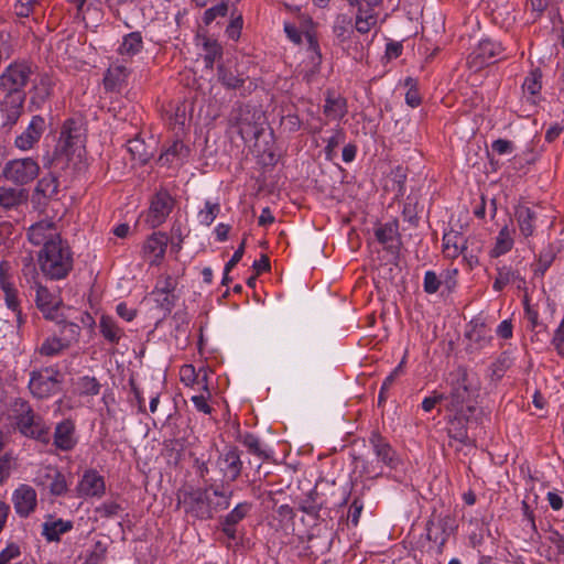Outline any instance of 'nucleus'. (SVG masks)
Masks as SVG:
<instances>
[{"instance_id": "1", "label": "nucleus", "mask_w": 564, "mask_h": 564, "mask_svg": "<svg viewBox=\"0 0 564 564\" xmlns=\"http://www.w3.org/2000/svg\"><path fill=\"white\" fill-rule=\"evenodd\" d=\"M232 490L224 488V484H207L202 488L184 487L177 491L176 507L183 508L185 514L192 519L206 521L215 513L226 510L230 506Z\"/></svg>"}, {"instance_id": "2", "label": "nucleus", "mask_w": 564, "mask_h": 564, "mask_svg": "<svg viewBox=\"0 0 564 564\" xmlns=\"http://www.w3.org/2000/svg\"><path fill=\"white\" fill-rule=\"evenodd\" d=\"M37 263L45 278L59 281L73 270L74 253L66 240H57L37 252Z\"/></svg>"}, {"instance_id": "3", "label": "nucleus", "mask_w": 564, "mask_h": 564, "mask_svg": "<svg viewBox=\"0 0 564 564\" xmlns=\"http://www.w3.org/2000/svg\"><path fill=\"white\" fill-rule=\"evenodd\" d=\"M10 419L14 429L23 436L39 441L44 444L50 443V427L44 419L34 412L28 401L17 398L11 405Z\"/></svg>"}, {"instance_id": "4", "label": "nucleus", "mask_w": 564, "mask_h": 564, "mask_svg": "<svg viewBox=\"0 0 564 564\" xmlns=\"http://www.w3.org/2000/svg\"><path fill=\"white\" fill-rule=\"evenodd\" d=\"M35 66L26 61H14L0 75V89L3 93L25 95L24 88L34 74Z\"/></svg>"}, {"instance_id": "5", "label": "nucleus", "mask_w": 564, "mask_h": 564, "mask_svg": "<svg viewBox=\"0 0 564 564\" xmlns=\"http://www.w3.org/2000/svg\"><path fill=\"white\" fill-rule=\"evenodd\" d=\"M451 393L447 397V410H466V405L470 404V397L478 390L473 383L470 373L466 367H458L451 373Z\"/></svg>"}, {"instance_id": "6", "label": "nucleus", "mask_w": 564, "mask_h": 564, "mask_svg": "<svg viewBox=\"0 0 564 564\" xmlns=\"http://www.w3.org/2000/svg\"><path fill=\"white\" fill-rule=\"evenodd\" d=\"M39 162L31 156L8 161L1 172V177L17 186L32 183L40 174Z\"/></svg>"}, {"instance_id": "7", "label": "nucleus", "mask_w": 564, "mask_h": 564, "mask_svg": "<svg viewBox=\"0 0 564 564\" xmlns=\"http://www.w3.org/2000/svg\"><path fill=\"white\" fill-rule=\"evenodd\" d=\"M0 289L4 294L7 308L15 315L18 327H21L25 323V315H23L21 310V301L14 284L12 267L7 260L0 261Z\"/></svg>"}, {"instance_id": "8", "label": "nucleus", "mask_w": 564, "mask_h": 564, "mask_svg": "<svg viewBox=\"0 0 564 564\" xmlns=\"http://www.w3.org/2000/svg\"><path fill=\"white\" fill-rule=\"evenodd\" d=\"M62 375L54 367L32 371L30 375L29 389L33 397L46 399L59 390Z\"/></svg>"}, {"instance_id": "9", "label": "nucleus", "mask_w": 564, "mask_h": 564, "mask_svg": "<svg viewBox=\"0 0 564 564\" xmlns=\"http://www.w3.org/2000/svg\"><path fill=\"white\" fill-rule=\"evenodd\" d=\"M242 466L240 451L236 446H226L218 455L216 467L223 476L221 484H224L225 489H227L226 486L239 478Z\"/></svg>"}, {"instance_id": "10", "label": "nucleus", "mask_w": 564, "mask_h": 564, "mask_svg": "<svg viewBox=\"0 0 564 564\" xmlns=\"http://www.w3.org/2000/svg\"><path fill=\"white\" fill-rule=\"evenodd\" d=\"M502 53V46L489 39L481 40L467 58L470 68L479 70L497 62Z\"/></svg>"}, {"instance_id": "11", "label": "nucleus", "mask_w": 564, "mask_h": 564, "mask_svg": "<svg viewBox=\"0 0 564 564\" xmlns=\"http://www.w3.org/2000/svg\"><path fill=\"white\" fill-rule=\"evenodd\" d=\"M26 236L30 243L42 246V248H46L48 243L57 242V240H63L55 223L50 219H43L31 225Z\"/></svg>"}, {"instance_id": "12", "label": "nucleus", "mask_w": 564, "mask_h": 564, "mask_svg": "<svg viewBox=\"0 0 564 564\" xmlns=\"http://www.w3.org/2000/svg\"><path fill=\"white\" fill-rule=\"evenodd\" d=\"M53 87L54 83L47 74H43L39 79L34 80L29 93L28 111L35 112L44 109L52 97Z\"/></svg>"}, {"instance_id": "13", "label": "nucleus", "mask_w": 564, "mask_h": 564, "mask_svg": "<svg viewBox=\"0 0 564 564\" xmlns=\"http://www.w3.org/2000/svg\"><path fill=\"white\" fill-rule=\"evenodd\" d=\"M45 127V119L40 115H34L28 127L15 137L14 147L21 151L32 150L41 140Z\"/></svg>"}, {"instance_id": "14", "label": "nucleus", "mask_w": 564, "mask_h": 564, "mask_svg": "<svg viewBox=\"0 0 564 564\" xmlns=\"http://www.w3.org/2000/svg\"><path fill=\"white\" fill-rule=\"evenodd\" d=\"M26 95L4 93L0 102V112L3 118L2 128L10 130L23 113Z\"/></svg>"}, {"instance_id": "15", "label": "nucleus", "mask_w": 564, "mask_h": 564, "mask_svg": "<svg viewBox=\"0 0 564 564\" xmlns=\"http://www.w3.org/2000/svg\"><path fill=\"white\" fill-rule=\"evenodd\" d=\"M476 410L477 408L474 404L466 405V410H451L454 414L449 416L446 427L447 434L451 438L460 443H466L468 438L467 423Z\"/></svg>"}, {"instance_id": "16", "label": "nucleus", "mask_w": 564, "mask_h": 564, "mask_svg": "<svg viewBox=\"0 0 564 564\" xmlns=\"http://www.w3.org/2000/svg\"><path fill=\"white\" fill-rule=\"evenodd\" d=\"M173 207L171 196L166 192H160L154 195L147 216V223L152 227L162 225L170 215Z\"/></svg>"}, {"instance_id": "17", "label": "nucleus", "mask_w": 564, "mask_h": 564, "mask_svg": "<svg viewBox=\"0 0 564 564\" xmlns=\"http://www.w3.org/2000/svg\"><path fill=\"white\" fill-rule=\"evenodd\" d=\"M369 443L379 462L383 463L391 469H394L399 466V455L380 433L372 432L369 437Z\"/></svg>"}, {"instance_id": "18", "label": "nucleus", "mask_w": 564, "mask_h": 564, "mask_svg": "<svg viewBox=\"0 0 564 564\" xmlns=\"http://www.w3.org/2000/svg\"><path fill=\"white\" fill-rule=\"evenodd\" d=\"M12 502L15 512L21 518H26L36 508V491L29 485H21L13 491Z\"/></svg>"}, {"instance_id": "19", "label": "nucleus", "mask_w": 564, "mask_h": 564, "mask_svg": "<svg viewBox=\"0 0 564 564\" xmlns=\"http://www.w3.org/2000/svg\"><path fill=\"white\" fill-rule=\"evenodd\" d=\"M106 484L104 477L95 469H88L84 473L77 486L79 497H97L105 495Z\"/></svg>"}, {"instance_id": "20", "label": "nucleus", "mask_w": 564, "mask_h": 564, "mask_svg": "<svg viewBox=\"0 0 564 564\" xmlns=\"http://www.w3.org/2000/svg\"><path fill=\"white\" fill-rule=\"evenodd\" d=\"M169 236L164 232H153L143 245V257L149 259L151 265H158L164 258Z\"/></svg>"}, {"instance_id": "21", "label": "nucleus", "mask_w": 564, "mask_h": 564, "mask_svg": "<svg viewBox=\"0 0 564 564\" xmlns=\"http://www.w3.org/2000/svg\"><path fill=\"white\" fill-rule=\"evenodd\" d=\"M251 509V502H239L229 513L220 518L221 531L229 540L237 539L236 525L248 516Z\"/></svg>"}, {"instance_id": "22", "label": "nucleus", "mask_w": 564, "mask_h": 564, "mask_svg": "<svg viewBox=\"0 0 564 564\" xmlns=\"http://www.w3.org/2000/svg\"><path fill=\"white\" fill-rule=\"evenodd\" d=\"M35 303L36 307L42 312L43 316L50 321H56L58 317L59 302L48 291V289L41 283H36Z\"/></svg>"}, {"instance_id": "23", "label": "nucleus", "mask_w": 564, "mask_h": 564, "mask_svg": "<svg viewBox=\"0 0 564 564\" xmlns=\"http://www.w3.org/2000/svg\"><path fill=\"white\" fill-rule=\"evenodd\" d=\"M53 438V443L56 448L64 452L72 451L77 444L74 422L69 419H66L57 423Z\"/></svg>"}, {"instance_id": "24", "label": "nucleus", "mask_w": 564, "mask_h": 564, "mask_svg": "<svg viewBox=\"0 0 564 564\" xmlns=\"http://www.w3.org/2000/svg\"><path fill=\"white\" fill-rule=\"evenodd\" d=\"M130 69L123 64L110 65L104 77L107 91H120L128 82Z\"/></svg>"}, {"instance_id": "25", "label": "nucleus", "mask_w": 564, "mask_h": 564, "mask_svg": "<svg viewBox=\"0 0 564 564\" xmlns=\"http://www.w3.org/2000/svg\"><path fill=\"white\" fill-rule=\"evenodd\" d=\"M28 191L24 188L0 186V207L4 210L18 209L28 200Z\"/></svg>"}, {"instance_id": "26", "label": "nucleus", "mask_w": 564, "mask_h": 564, "mask_svg": "<svg viewBox=\"0 0 564 564\" xmlns=\"http://www.w3.org/2000/svg\"><path fill=\"white\" fill-rule=\"evenodd\" d=\"M514 218L517 220L519 231L524 238L532 237L535 232V212L527 205H517L514 207Z\"/></svg>"}, {"instance_id": "27", "label": "nucleus", "mask_w": 564, "mask_h": 564, "mask_svg": "<svg viewBox=\"0 0 564 564\" xmlns=\"http://www.w3.org/2000/svg\"><path fill=\"white\" fill-rule=\"evenodd\" d=\"M98 327L104 339L111 346L118 345L124 336V329L112 316L101 315Z\"/></svg>"}, {"instance_id": "28", "label": "nucleus", "mask_w": 564, "mask_h": 564, "mask_svg": "<svg viewBox=\"0 0 564 564\" xmlns=\"http://www.w3.org/2000/svg\"><path fill=\"white\" fill-rule=\"evenodd\" d=\"M61 147L62 150L68 152L69 149L83 143L82 128L73 119L64 122L61 131Z\"/></svg>"}, {"instance_id": "29", "label": "nucleus", "mask_w": 564, "mask_h": 564, "mask_svg": "<svg viewBox=\"0 0 564 564\" xmlns=\"http://www.w3.org/2000/svg\"><path fill=\"white\" fill-rule=\"evenodd\" d=\"M143 50V37L141 32L134 31L126 34L117 50L123 61L132 59Z\"/></svg>"}, {"instance_id": "30", "label": "nucleus", "mask_w": 564, "mask_h": 564, "mask_svg": "<svg viewBox=\"0 0 564 564\" xmlns=\"http://www.w3.org/2000/svg\"><path fill=\"white\" fill-rule=\"evenodd\" d=\"M189 154V148L180 140H175L158 159L161 165H172L174 163L183 162Z\"/></svg>"}, {"instance_id": "31", "label": "nucleus", "mask_w": 564, "mask_h": 564, "mask_svg": "<svg viewBox=\"0 0 564 564\" xmlns=\"http://www.w3.org/2000/svg\"><path fill=\"white\" fill-rule=\"evenodd\" d=\"M323 112L332 120H341L347 113L346 98L333 93H327Z\"/></svg>"}, {"instance_id": "32", "label": "nucleus", "mask_w": 564, "mask_h": 564, "mask_svg": "<svg viewBox=\"0 0 564 564\" xmlns=\"http://www.w3.org/2000/svg\"><path fill=\"white\" fill-rule=\"evenodd\" d=\"M73 529V522L63 519L48 520L42 524V535L48 542H58L61 535Z\"/></svg>"}, {"instance_id": "33", "label": "nucleus", "mask_w": 564, "mask_h": 564, "mask_svg": "<svg viewBox=\"0 0 564 564\" xmlns=\"http://www.w3.org/2000/svg\"><path fill=\"white\" fill-rule=\"evenodd\" d=\"M512 230L508 226H503L498 236L496 237V242L494 248L490 250L491 258H499L506 253H508L514 245V240L512 237Z\"/></svg>"}, {"instance_id": "34", "label": "nucleus", "mask_w": 564, "mask_h": 564, "mask_svg": "<svg viewBox=\"0 0 564 564\" xmlns=\"http://www.w3.org/2000/svg\"><path fill=\"white\" fill-rule=\"evenodd\" d=\"M68 348L67 344L59 336L51 335L43 340L36 348V351L43 357H56Z\"/></svg>"}, {"instance_id": "35", "label": "nucleus", "mask_w": 564, "mask_h": 564, "mask_svg": "<svg viewBox=\"0 0 564 564\" xmlns=\"http://www.w3.org/2000/svg\"><path fill=\"white\" fill-rule=\"evenodd\" d=\"M378 11L372 9H357L355 26L359 33L366 34L378 23Z\"/></svg>"}, {"instance_id": "36", "label": "nucleus", "mask_w": 564, "mask_h": 564, "mask_svg": "<svg viewBox=\"0 0 564 564\" xmlns=\"http://www.w3.org/2000/svg\"><path fill=\"white\" fill-rule=\"evenodd\" d=\"M523 281L519 271L513 270L509 265L497 268V276L494 281L492 288L496 292H501L509 283L514 281Z\"/></svg>"}, {"instance_id": "37", "label": "nucleus", "mask_w": 564, "mask_h": 564, "mask_svg": "<svg viewBox=\"0 0 564 564\" xmlns=\"http://www.w3.org/2000/svg\"><path fill=\"white\" fill-rule=\"evenodd\" d=\"M447 521L446 519H440L437 522L430 520L426 522V536L430 541L438 543L443 546L449 533L446 531Z\"/></svg>"}, {"instance_id": "38", "label": "nucleus", "mask_w": 564, "mask_h": 564, "mask_svg": "<svg viewBox=\"0 0 564 564\" xmlns=\"http://www.w3.org/2000/svg\"><path fill=\"white\" fill-rule=\"evenodd\" d=\"M58 186L59 182L57 176L48 173L37 181L34 193L42 195L44 198H52L57 195Z\"/></svg>"}, {"instance_id": "39", "label": "nucleus", "mask_w": 564, "mask_h": 564, "mask_svg": "<svg viewBox=\"0 0 564 564\" xmlns=\"http://www.w3.org/2000/svg\"><path fill=\"white\" fill-rule=\"evenodd\" d=\"M45 479L50 480L48 490L52 496H64L68 491V484L64 474L57 469H51L45 474Z\"/></svg>"}, {"instance_id": "40", "label": "nucleus", "mask_w": 564, "mask_h": 564, "mask_svg": "<svg viewBox=\"0 0 564 564\" xmlns=\"http://www.w3.org/2000/svg\"><path fill=\"white\" fill-rule=\"evenodd\" d=\"M55 322L59 326V337L68 347L78 341L82 332L78 324L58 318Z\"/></svg>"}, {"instance_id": "41", "label": "nucleus", "mask_w": 564, "mask_h": 564, "mask_svg": "<svg viewBox=\"0 0 564 564\" xmlns=\"http://www.w3.org/2000/svg\"><path fill=\"white\" fill-rule=\"evenodd\" d=\"M375 236L384 248H392V243L398 236V224L393 221L379 226L375 230Z\"/></svg>"}, {"instance_id": "42", "label": "nucleus", "mask_w": 564, "mask_h": 564, "mask_svg": "<svg viewBox=\"0 0 564 564\" xmlns=\"http://www.w3.org/2000/svg\"><path fill=\"white\" fill-rule=\"evenodd\" d=\"M469 340L476 345L477 349L485 348L491 343L492 336L489 334L486 325L475 324L473 328L467 333Z\"/></svg>"}, {"instance_id": "43", "label": "nucleus", "mask_w": 564, "mask_h": 564, "mask_svg": "<svg viewBox=\"0 0 564 564\" xmlns=\"http://www.w3.org/2000/svg\"><path fill=\"white\" fill-rule=\"evenodd\" d=\"M542 73L539 68L533 69L529 73V75L525 77L522 89L524 93L530 95V99L532 102H535V97L540 94L542 88Z\"/></svg>"}, {"instance_id": "44", "label": "nucleus", "mask_w": 564, "mask_h": 564, "mask_svg": "<svg viewBox=\"0 0 564 564\" xmlns=\"http://www.w3.org/2000/svg\"><path fill=\"white\" fill-rule=\"evenodd\" d=\"M76 391L79 395L94 397L100 392V383L95 377L83 376L77 379Z\"/></svg>"}, {"instance_id": "45", "label": "nucleus", "mask_w": 564, "mask_h": 564, "mask_svg": "<svg viewBox=\"0 0 564 564\" xmlns=\"http://www.w3.org/2000/svg\"><path fill=\"white\" fill-rule=\"evenodd\" d=\"M555 257L556 252L552 245H547L546 247H544L539 253L536 268L534 269V274L543 276L547 269L552 265Z\"/></svg>"}, {"instance_id": "46", "label": "nucleus", "mask_w": 564, "mask_h": 564, "mask_svg": "<svg viewBox=\"0 0 564 564\" xmlns=\"http://www.w3.org/2000/svg\"><path fill=\"white\" fill-rule=\"evenodd\" d=\"M218 80L228 89H236L245 84V78L235 75L231 70L224 65L217 67Z\"/></svg>"}, {"instance_id": "47", "label": "nucleus", "mask_w": 564, "mask_h": 564, "mask_svg": "<svg viewBox=\"0 0 564 564\" xmlns=\"http://www.w3.org/2000/svg\"><path fill=\"white\" fill-rule=\"evenodd\" d=\"M220 213V204L206 200L204 208L198 212V220L202 225L209 227Z\"/></svg>"}, {"instance_id": "48", "label": "nucleus", "mask_w": 564, "mask_h": 564, "mask_svg": "<svg viewBox=\"0 0 564 564\" xmlns=\"http://www.w3.org/2000/svg\"><path fill=\"white\" fill-rule=\"evenodd\" d=\"M469 245L473 246L470 239L464 241L460 256L463 257V260L466 262L468 268L474 269L476 265L479 264L478 253L480 252L481 248H469Z\"/></svg>"}, {"instance_id": "49", "label": "nucleus", "mask_w": 564, "mask_h": 564, "mask_svg": "<svg viewBox=\"0 0 564 564\" xmlns=\"http://www.w3.org/2000/svg\"><path fill=\"white\" fill-rule=\"evenodd\" d=\"M206 54L204 62L206 67L213 68L214 63L219 59L223 55V47L217 42H205Z\"/></svg>"}, {"instance_id": "50", "label": "nucleus", "mask_w": 564, "mask_h": 564, "mask_svg": "<svg viewBox=\"0 0 564 564\" xmlns=\"http://www.w3.org/2000/svg\"><path fill=\"white\" fill-rule=\"evenodd\" d=\"M345 140V132L343 129H336L334 134L327 140V144L325 147V158L328 161H332L335 156V149L343 143Z\"/></svg>"}, {"instance_id": "51", "label": "nucleus", "mask_w": 564, "mask_h": 564, "mask_svg": "<svg viewBox=\"0 0 564 564\" xmlns=\"http://www.w3.org/2000/svg\"><path fill=\"white\" fill-rule=\"evenodd\" d=\"M240 442L248 448V451L259 457H265L264 451L261 448L260 440L252 433H246L241 436Z\"/></svg>"}, {"instance_id": "52", "label": "nucleus", "mask_w": 564, "mask_h": 564, "mask_svg": "<svg viewBox=\"0 0 564 564\" xmlns=\"http://www.w3.org/2000/svg\"><path fill=\"white\" fill-rule=\"evenodd\" d=\"M404 84L409 87V90L405 94V102L412 108L420 106L422 100L419 90L416 89V80L412 77H408Z\"/></svg>"}, {"instance_id": "53", "label": "nucleus", "mask_w": 564, "mask_h": 564, "mask_svg": "<svg viewBox=\"0 0 564 564\" xmlns=\"http://www.w3.org/2000/svg\"><path fill=\"white\" fill-rule=\"evenodd\" d=\"M14 463L15 458L10 452L0 456V485H2L10 477Z\"/></svg>"}, {"instance_id": "54", "label": "nucleus", "mask_w": 564, "mask_h": 564, "mask_svg": "<svg viewBox=\"0 0 564 564\" xmlns=\"http://www.w3.org/2000/svg\"><path fill=\"white\" fill-rule=\"evenodd\" d=\"M441 278L432 270H429L424 274L423 290L427 294H434L438 291L442 284Z\"/></svg>"}, {"instance_id": "55", "label": "nucleus", "mask_w": 564, "mask_h": 564, "mask_svg": "<svg viewBox=\"0 0 564 564\" xmlns=\"http://www.w3.org/2000/svg\"><path fill=\"white\" fill-rule=\"evenodd\" d=\"M228 13V4L226 2H220L209 9H207L203 17V22L206 25H209L216 18L226 17Z\"/></svg>"}, {"instance_id": "56", "label": "nucleus", "mask_w": 564, "mask_h": 564, "mask_svg": "<svg viewBox=\"0 0 564 564\" xmlns=\"http://www.w3.org/2000/svg\"><path fill=\"white\" fill-rule=\"evenodd\" d=\"M176 288V280L171 275H162L158 279L154 293L166 295L171 294Z\"/></svg>"}, {"instance_id": "57", "label": "nucleus", "mask_w": 564, "mask_h": 564, "mask_svg": "<svg viewBox=\"0 0 564 564\" xmlns=\"http://www.w3.org/2000/svg\"><path fill=\"white\" fill-rule=\"evenodd\" d=\"M21 273H22V276L26 280V282H29V283L33 282L34 288H36V283H39L37 282L39 272H37L36 265L33 262L32 258H25L23 260Z\"/></svg>"}, {"instance_id": "58", "label": "nucleus", "mask_w": 564, "mask_h": 564, "mask_svg": "<svg viewBox=\"0 0 564 564\" xmlns=\"http://www.w3.org/2000/svg\"><path fill=\"white\" fill-rule=\"evenodd\" d=\"M144 144L142 141L134 139L128 142V151L132 154V158L141 163L148 161V153L143 152Z\"/></svg>"}, {"instance_id": "59", "label": "nucleus", "mask_w": 564, "mask_h": 564, "mask_svg": "<svg viewBox=\"0 0 564 564\" xmlns=\"http://www.w3.org/2000/svg\"><path fill=\"white\" fill-rule=\"evenodd\" d=\"M242 25H243L242 15L241 14H238L237 17L232 15V19L226 29L227 36L234 41H237L240 36Z\"/></svg>"}, {"instance_id": "60", "label": "nucleus", "mask_w": 564, "mask_h": 564, "mask_svg": "<svg viewBox=\"0 0 564 564\" xmlns=\"http://www.w3.org/2000/svg\"><path fill=\"white\" fill-rule=\"evenodd\" d=\"M491 149L499 155L510 154L514 151V143L507 139H497L491 143Z\"/></svg>"}, {"instance_id": "61", "label": "nucleus", "mask_w": 564, "mask_h": 564, "mask_svg": "<svg viewBox=\"0 0 564 564\" xmlns=\"http://www.w3.org/2000/svg\"><path fill=\"white\" fill-rule=\"evenodd\" d=\"M364 509V503L359 498H355L348 510V519L354 527H357Z\"/></svg>"}, {"instance_id": "62", "label": "nucleus", "mask_w": 564, "mask_h": 564, "mask_svg": "<svg viewBox=\"0 0 564 564\" xmlns=\"http://www.w3.org/2000/svg\"><path fill=\"white\" fill-rule=\"evenodd\" d=\"M350 19L347 15H338L334 23V33L337 37H346V34L349 32Z\"/></svg>"}, {"instance_id": "63", "label": "nucleus", "mask_w": 564, "mask_h": 564, "mask_svg": "<svg viewBox=\"0 0 564 564\" xmlns=\"http://www.w3.org/2000/svg\"><path fill=\"white\" fill-rule=\"evenodd\" d=\"M281 124L289 132H296L302 127V121L296 113H289L282 117Z\"/></svg>"}, {"instance_id": "64", "label": "nucleus", "mask_w": 564, "mask_h": 564, "mask_svg": "<svg viewBox=\"0 0 564 564\" xmlns=\"http://www.w3.org/2000/svg\"><path fill=\"white\" fill-rule=\"evenodd\" d=\"M21 554L20 547L15 543H10L0 552V564H7L11 560L19 557Z\"/></svg>"}]
</instances>
